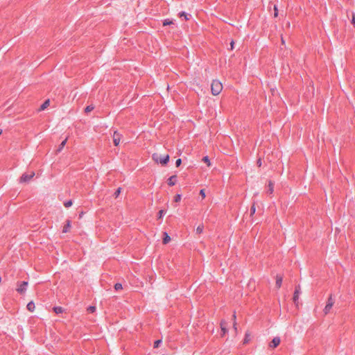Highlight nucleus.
<instances>
[{"mask_svg": "<svg viewBox=\"0 0 355 355\" xmlns=\"http://www.w3.org/2000/svg\"><path fill=\"white\" fill-rule=\"evenodd\" d=\"M71 227V222L69 220L67 221V224L64 226L62 232L67 233L69 231V227Z\"/></svg>", "mask_w": 355, "mask_h": 355, "instance_id": "ddd939ff", "label": "nucleus"}, {"mask_svg": "<svg viewBox=\"0 0 355 355\" xmlns=\"http://www.w3.org/2000/svg\"><path fill=\"white\" fill-rule=\"evenodd\" d=\"M173 24V21H171L170 19H165L164 21H163V26H168V25H170V24Z\"/></svg>", "mask_w": 355, "mask_h": 355, "instance_id": "a878e982", "label": "nucleus"}, {"mask_svg": "<svg viewBox=\"0 0 355 355\" xmlns=\"http://www.w3.org/2000/svg\"><path fill=\"white\" fill-rule=\"evenodd\" d=\"M234 41H232L231 43H230V45H231V49H234Z\"/></svg>", "mask_w": 355, "mask_h": 355, "instance_id": "4c0bfd02", "label": "nucleus"}, {"mask_svg": "<svg viewBox=\"0 0 355 355\" xmlns=\"http://www.w3.org/2000/svg\"><path fill=\"white\" fill-rule=\"evenodd\" d=\"M181 164H182V159H180V158H179V159H178L176 160V162H175V166H176L177 167H178V166H180L181 165Z\"/></svg>", "mask_w": 355, "mask_h": 355, "instance_id": "f704fd0d", "label": "nucleus"}, {"mask_svg": "<svg viewBox=\"0 0 355 355\" xmlns=\"http://www.w3.org/2000/svg\"><path fill=\"white\" fill-rule=\"evenodd\" d=\"M202 161L204 162H205L208 166H209L211 165V162H210V160H209V158L208 156H205L203 158H202Z\"/></svg>", "mask_w": 355, "mask_h": 355, "instance_id": "6ab92c4d", "label": "nucleus"}, {"mask_svg": "<svg viewBox=\"0 0 355 355\" xmlns=\"http://www.w3.org/2000/svg\"><path fill=\"white\" fill-rule=\"evenodd\" d=\"M2 134V130H0V135Z\"/></svg>", "mask_w": 355, "mask_h": 355, "instance_id": "ea45409f", "label": "nucleus"}, {"mask_svg": "<svg viewBox=\"0 0 355 355\" xmlns=\"http://www.w3.org/2000/svg\"><path fill=\"white\" fill-rule=\"evenodd\" d=\"M171 241L170 236L166 233H164L163 243L166 244Z\"/></svg>", "mask_w": 355, "mask_h": 355, "instance_id": "f8f14e48", "label": "nucleus"}, {"mask_svg": "<svg viewBox=\"0 0 355 355\" xmlns=\"http://www.w3.org/2000/svg\"><path fill=\"white\" fill-rule=\"evenodd\" d=\"M35 175V173L33 171L31 172L30 174L23 173L20 178L19 182L20 183H26L28 182Z\"/></svg>", "mask_w": 355, "mask_h": 355, "instance_id": "39448f33", "label": "nucleus"}, {"mask_svg": "<svg viewBox=\"0 0 355 355\" xmlns=\"http://www.w3.org/2000/svg\"><path fill=\"white\" fill-rule=\"evenodd\" d=\"M180 16L181 17H184L185 19L186 20H188L189 19V16H190V15L186 13L185 12L182 11L180 13Z\"/></svg>", "mask_w": 355, "mask_h": 355, "instance_id": "393cba45", "label": "nucleus"}, {"mask_svg": "<svg viewBox=\"0 0 355 355\" xmlns=\"http://www.w3.org/2000/svg\"><path fill=\"white\" fill-rule=\"evenodd\" d=\"M112 137L114 146H117L120 143L122 135L118 131L114 130L113 132Z\"/></svg>", "mask_w": 355, "mask_h": 355, "instance_id": "423d86ee", "label": "nucleus"}, {"mask_svg": "<svg viewBox=\"0 0 355 355\" xmlns=\"http://www.w3.org/2000/svg\"><path fill=\"white\" fill-rule=\"evenodd\" d=\"M280 343V338L279 337H275L270 343V347L275 348L277 347Z\"/></svg>", "mask_w": 355, "mask_h": 355, "instance_id": "6e6552de", "label": "nucleus"}, {"mask_svg": "<svg viewBox=\"0 0 355 355\" xmlns=\"http://www.w3.org/2000/svg\"><path fill=\"white\" fill-rule=\"evenodd\" d=\"M222 89V83L218 80H214L211 85V94L214 96H217L221 92Z\"/></svg>", "mask_w": 355, "mask_h": 355, "instance_id": "f257e3e1", "label": "nucleus"}, {"mask_svg": "<svg viewBox=\"0 0 355 355\" xmlns=\"http://www.w3.org/2000/svg\"><path fill=\"white\" fill-rule=\"evenodd\" d=\"M278 16V9L277 6H274V17H277Z\"/></svg>", "mask_w": 355, "mask_h": 355, "instance_id": "473e14b6", "label": "nucleus"}, {"mask_svg": "<svg viewBox=\"0 0 355 355\" xmlns=\"http://www.w3.org/2000/svg\"><path fill=\"white\" fill-rule=\"evenodd\" d=\"M28 285V283L26 281L19 282L16 290L19 294H24L27 290Z\"/></svg>", "mask_w": 355, "mask_h": 355, "instance_id": "20e7f679", "label": "nucleus"}, {"mask_svg": "<svg viewBox=\"0 0 355 355\" xmlns=\"http://www.w3.org/2000/svg\"><path fill=\"white\" fill-rule=\"evenodd\" d=\"M182 196L180 194H176L174 198V201L178 202L180 201Z\"/></svg>", "mask_w": 355, "mask_h": 355, "instance_id": "c756f323", "label": "nucleus"}, {"mask_svg": "<svg viewBox=\"0 0 355 355\" xmlns=\"http://www.w3.org/2000/svg\"><path fill=\"white\" fill-rule=\"evenodd\" d=\"M88 310H89L90 312L93 313V312H94V311H95V310H96V307H95V306H90L88 308Z\"/></svg>", "mask_w": 355, "mask_h": 355, "instance_id": "c9c22d12", "label": "nucleus"}, {"mask_svg": "<svg viewBox=\"0 0 355 355\" xmlns=\"http://www.w3.org/2000/svg\"><path fill=\"white\" fill-rule=\"evenodd\" d=\"M334 300L333 299L332 295L331 294L327 300L326 306H324V309L323 310L324 313L325 315L328 314L330 312L333 305L334 304Z\"/></svg>", "mask_w": 355, "mask_h": 355, "instance_id": "7ed1b4c3", "label": "nucleus"}, {"mask_svg": "<svg viewBox=\"0 0 355 355\" xmlns=\"http://www.w3.org/2000/svg\"><path fill=\"white\" fill-rule=\"evenodd\" d=\"M67 142V139H65L64 141L61 142V144L59 146V148L58 149V151H61V150L64 148Z\"/></svg>", "mask_w": 355, "mask_h": 355, "instance_id": "412c9836", "label": "nucleus"}, {"mask_svg": "<svg viewBox=\"0 0 355 355\" xmlns=\"http://www.w3.org/2000/svg\"><path fill=\"white\" fill-rule=\"evenodd\" d=\"M49 103H50V101L48 99V100H46L40 106V110H45L49 105Z\"/></svg>", "mask_w": 355, "mask_h": 355, "instance_id": "dca6fc26", "label": "nucleus"}, {"mask_svg": "<svg viewBox=\"0 0 355 355\" xmlns=\"http://www.w3.org/2000/svg\"><path fill=\"white\" fill-rule=\"evenodd\" d=\"M300 294V286H297L295 288V292L293 294V302L295 304H297V302Z\"/></svg>", "mask_w": 355, "mask_h": 355, "instance_id": "0eeeda50", "label": "nucleus"}, {"mask_svg": "<svg viewBox=\"0 0 355 355\" xmlns=\"http://www.w3.org/2000/svg\"><path fill=\"white\" fill-rule=\"evenodd\" d=\"M282 284V277L280 276H277L276 278V286L277 288H280Z\"/></svg>", "mask_w": 355, "mask_h": 355, "instance_id": "2eb2a0df", "label": "nucleus"}, {"mask_svg": "<svg viewBox=\"0 0 355 355\" xmlns=\"http://www.w3.org/2000/svg\"><path fill=\"white\" fill-rule=\"evenodd\" d=\"M352 24L355 27V14L352 15Z\"/></svg>", "mask_w": 355, "mask_h": 355, "instance_id": "e433bc0d", "label": "nucleus"}, {"mask_svg": "<svg viewBox=\"0 0 355 355\" xmlns=\"http://www.w3.org/2000/svg\"><path fill=\"white\" fill-rule=\"evenodd\" d=\"M27 309L30 311L31 312H33L35 309V304L33 302H30L27 304Z\"/></svg>", "mask_w": 355, "mask_h": 355, "instance_id": "4468645a", "label": "nucleus"}, {"mask_svg": "<svg viewBox=\"0 0 355 355\" xmlns=\"http://www.w3.org/2000/svg\"><path fill=\"white\" fill-rule=\"evenodd\" d=\"M162 343V340H155V343H154V347L155 348H157L159 347V345Z\"/></svg>", "mask_w": 355, "mask_h": 355, "instance_id": "2f4dec72", "label": "nucleus"}, {"mask_svg": "<svg viewBox=\"0 0 355 355\" xmlns=\"http://www.w3.org/2000/svg\"><path fill=\"white\" fill-rule=\"evenodd\" d=\"M165 213H166V211L164 210H163V209L159 210L158 212V215H157L158 218H162L164 216V215L165 214Z\"/></svg>", "mask_w": 355, "mask_h": 355, "instance_id": "5701e85b", "label": "nucleus"}, {"mask_svg": "<svg viewBox=\"0 0 355 355\" xmlns=\"http://www.w3.org/2000/svg\"><path fill=\"white\" fill-rule=\"evenodd\" d=\"M200 195L202 196L203 199L206 197L205 189H201L200 191Z\"/></svg>", "mask_w": 355, "mask_h": 355, "instance_id": "72a5a7b5", "label": "nucleus"}, {"mask_svg": "<svg viewBox=\"0 0 355 355\" xmlns=\"http://www.w3.org/2000/svg\"><path fill=\"white\" fill-rule=\"evenodd\" d=\"M94 106H92V105H88V106H87V107H85V112L86 113H88V112H91L92 110H94Z\"/></svg>", "mask_w": 355, "mask_h": 355, "instance_id": "b1692460", "label": "nucleus"}, {"mask_svg": "<svg viewBox=\"0 0 355 355\" xmlns=\"http://www.w3.org/2000/svg\"><path fill=\"white\" fill-rule=\"evenodd\" d=\"M176 180H177V176L176 175H172L171 176L168 180H167V183L170 186V187H172V186H174L176 183Z\"/></svg>", "mask_w": 355, "mask_h": 355, "instance_id": "9d476101", "label": "nucleus"}, {"mask_svg": "<svg viewBox=\"0 0 355 355\" xmlns=\"http://www.w3.org/2000/svg\"><path fill=\"white\" fill-rule=\"evenodd\" d=\"M72 204H73V202H72L71 200H67V201L64 202V205L67 208L70 207L72 205Z\"/></svg>", "mask_w": 355, "mask_h": 355, "instance_id": "4be33fe9", "label": "nucleus"}, {"mask_svg": "<svg viewBox=\"0 0 355 355\" xmlns=\"http://www.w3.org/2000/svg\"><path fill=\"white\" fill-rule=\"evenodd\" d=\"M257 164H258L259 166H261V159H259V160H258Z\"/></svg>", "mask_w": 355, "mask_h": 355, "instance_id": "58836bf2", "label": "nucleus"}, {"mask_svg": "<svg viewBox=\"0 0 355 355\" xmlns=\"http://www.w3.org/2000/svg\"><path fill=\"white\" fill-rule=\"evenodd\" d=\"M250 334L249 332H246L245 334V338L243 339V344H247L250 341Z\"/></svg>", "mask_w": 355, "mask_h": 355, "instance_id": "a211bd4d", "label": "nucleus"}, {"mask_svg": "<svg viewBox=\"0 0 355 355\" xmlns=\"http://www.w3.org/2000/svg\"><path fill=\"white\" fill-rule=\"evenodd\" d=\"M226 326H227L226 322L224 320H222L220 322V329H221V331H222V334H221L222 336L225 335V334L227 332V329Z\"/></svg>", "mask_w": 355, "mask_h": 355, "instance_id": "1a4fd4ad", "label": "nucleus"}, {"mask_svg": "<svg viewBox=\"0 0 355 355\" xmlns=\"http://www.w3.org/2000/svg\"><path fill=\"white\" fill-rule=\"evenodd\" d=\"M122 288H123V287H122V284H120V283H116V284H115V285H114V289H115L116 291L121 290V289H122Z\"/></svg>", "mask_w": 355, "mask_h": 355, "instance_id": "bb28decb", "label": "nucleus"}, {"mask_svg": "<svg viewBox=\"0 0 355 355\" xmlns=\"http://www.w3.org/2000/svg\"><path fill=\"white\" fill-rule=\"evenodd\" d=\"M53 311L56 314H60L64 311V309L61 306H54Z\"/></svg>", "mask_w": 355, "mask_h": 355, "instance_id": "f3484780", "label": "nucleus"}, {"mask_svg": "<svg viewBox=\"0 0 355 355\" xmlns=\"http://www.w3.org/2000/svg\"><path fill=\"white\" fill-rule=\"evenodd\" d=\"M204 226L202 225H199L196 228V233L197 234H201L203 232Z\"/></svg>", "mask_w": 355, "mask_h": 355, "instance_id": "aec40b11", "label": "nucleus"}, {"mask_svg": "<svg viewBox=\"0 0 355 355\" xmlns=\"http://www.w3.org/2000/svg\"><path fill=\"white\" fill-rule=\"evenodd\" d=\"M233 318H234V324H233V327H234V329L235 332L236 333L237 327H236V322L235 321V320H236V314L235 313L233 315Z\"/></svg>", "mask_w": 355, "mask_h": 355, "instance_id": "7c9ffc66", "label": "nucleus"}, {"mask_svg": "<svg viewBox=\"0 0 355 355\" xmlns=\"http://www.w3.org/2000/svg\"><path fill=\"white\" fill-rule=\"evenodd\" d=\"M152 157L155 162L159 163L162 165H166L168 162L170 158L168 155L162 156L157 153H154L152 155Z\"/></svg>", "mask_w": 355, "mask_h": 355, "instance_id": "f03ea898", "label": "nucleus"}, {"mask_svg": "<svg viewBox=\"0 0 355 355\" xmlns=\"http://www.w3.org/2000/svg\"><path fill=\"white\" fill-rule=\"evenodd\" d=\"M256 211L255 205L253 204L250 207V216H252Z\"/></svg>", "mask_w": 355, "mask_h": 355, "instance_id": "c85d7f7f", "label": "nucleus"}, {"mask_svg": "<svg viewBox=\"0 0 355 355\" xmlns=\"http://www.w3.org/2000/svg\"><path fill=\"white\" fill-rule=\"evenodd\" d=\"M267 193L271 195L273 193L274 184L271 181H269Z\"/></svg>", "mask_w": 355, "mask_h": 355, "instance_id": "9b49d317", "label": "nucleus"}, {"mask_svg": "<svg viewBox=\"0 0 355 355\" xmlns=\"http://www.w3.org/2000/svg\"><path fill=\"white\" fill-rule=\"evenodd\" d=\"M121 187H119L116 191L114 192V196H115V198H117L120 193H121Z\"/></svg>", "mask_w": 355, "mask_h": 355, "instance_id": "cd10ccee", "label": "nucleus"}]
</instances>
